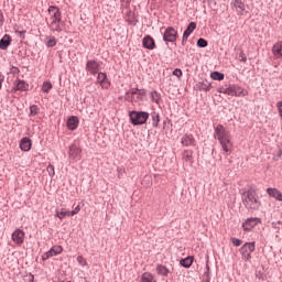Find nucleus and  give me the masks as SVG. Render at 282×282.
Returning a JSON list of instances; mask_svg holds the SVG:
<instances>
[{
	"mask_svg": "<svg viewBox=\"0 0 282 282\" xmlns=\"http://www.w3.org/2000/svg\"><path fill=\"white\" fill-rule=\"evenodd\" d=\"M214 138L218 140L223 151L225 153H231L232 152V134H230V131L226 130L224 126L217 124L214 132Z\"/></svg>",
	"mask_w": 282,
	"mask_h": 282,
	"instance_id": "1",
	"label": "nucleus"
},
{
	"mask_svg": "<svg viewBox=\"0 0 282 282\" xmlns=\"http://www.w3.org/2000/svg\"><path fill=\"white\" fill-rule=\"evenodd\" d=\"M242 204L248 208V210H259L261 207V200H259L254 191H247L243 193Z\"/></svg>",
	"mask_w": 282,
	"mask_h": 282,
	"instance_id": "2",
	"label": "nucleus"
},
{
	"mask_svg": "<svg viewBox=\"0 0 282 282\" xmlns=\"http://www.w3.org/2000/svg\"><path fill=\"white\" fill-rule=\"evenodd\" d=\"M130 121L134 124H145L149 120V112L144 111H131L129 112Z\"/></svg>",
	"mask_w": 282,
	"mask_h": 282,
	"instance_id": "3",
	"label": "nucleus"
},
{
	"mask_svg": "<svg viewBox=\"0 0 282 282\" xmlns=\"http://www.w3.org/2000/svg\"><path fill=\"white\" fill-rule=\"evenodd\" d=\"M256 250V245L254 242H246L241 248H240V254L242 257L243 261H250L252 259V252Z\"/></svg>",
	"mask_w": 282,
	"mask_h": 282,
	"instance_id": "4",
	"label": "nucleus"
},
{
	"mask_svg": "<svg viewBox=\"0 0 282 282\" xmlns=\"http://www.w3.org/2000/svg\"><path fill=\"white\" fill-rule=\"evenodd\" d=\"M163 41H165V43H175L177 41V30L173 26H169L163 33Z\"/></svg>",
	"mask_w": 282,
	"mask_h": 282,
	"instance_id": "5",
	"label": "nucleus"
},
{
	"mask_svg": "<svg viewBox=\"0 0 282 282\" xmlns=\"http://www.w3.org/2000/svg\"><path fill=\"white\" fill-rule=\"evenodd\" d=\"M86 72L91 76H96L100 72V63L95 59H89L86 63Z\"/></svg>",
	"mask_w": 282,
	"mask_h": 282,
	"instance_id": "6",
	"label": "nucleus"
},
{
	"mask_svg": "<svg viewBox=\"0 0 282 282\" xmlns=\"http://www.w3.org/2000/svg\"><path fill=\"white\" fill-rule=\"evenodd\" d=\"M83 153V149H80V147L73 144L70 145L68 155L70 158V160H75V162H78L80 160Z\"/></svg>",
	"mask_w": 282,
	"mask_h": 282,
	"instance_id": "7",
	"label": "nucleus"
},
{
	"mask_svg": "<svg viewBox=\"0 0 282 282\" xmlns=\"http://www.w3.org/2000/svg\"><path fill=\"white\" fill-rule=\"evenodd\" d=\"M11 239L17 246H23V241H25V232L21 229H17L12 234Z\"/></svg>",
	"mask_w": 282,
	"mask_h": 282,
	"instance_id": "8",
	"label": "nucleus"
},
{
	"mask_svg": "<svg viewBox=\"0 0 282 282\" xmlns=\"http://www.w3.org/2000/svg\"><path fill=\"white\" fill-rule=\"evenodd\" d=\"M97 84L100 85L101 89H109L111 87V83L107 79V74L98 73Z\"/></svg>",
	"mask_w": 282,
	"mask_h": 282,
	"instance_id": "9",
	"label": "nucleus"
},
{
	"mask_svg": "<svg viewBox=\"0 0 282 282\" xmlns=\"http://www.w3.org/2000/svg\"><path fill=\"white\" fill-rule=\"evenodd\" d=\"M127 95L131 96V100L133 102H138L144 99V96H147V93L144 90L132 89L130 93H127Z\"/></svg>",
	"mask_w": 282,
	"mask_h": 282,
	"instance_id": "10",
	"label": "nucleus"
},
{
	"mask_svg": "<svg viewBox=\"0 0 282 282\" xmlns=\"http://www.w3.org/2000/svg\"><path fill=\"white\" fill-rule=\"evenodd\" d=\"M63 252V247L61 246H54L51 250H48L46 253L42 256L43 261H47V259L52 257H56L57 254H61Z\"/></svg>",
	"mask_w": 282,
	"mask_h": 282,
	"instance_id": "11",
	"label": "nucleus"
},
{
	"mask_svg": "<svg viewBox=\"0 0 282 282\" xmlns=\"http://www.w3.org/2000/svg\"><path fill=\"white\" fill-rule=\"evenodd\" d=\"M197 29V23L191 22L187 26V29L183 33V40H182V45H185L186 41H188V37L195 32Z\"/></svg>",
	"mask_w": 282,
	"mask_h": 282,
	"instance_id": "12",
	"label": "nucleus"
},
{
	"mask_svg": "<svg viewBox=\"0 0 282 282\" xmlns=\"http://www.w3.org/2000/svg\"><path fill=\"white\" fill-rule=\"evenodd\" d=\"M50 21H61V9L58 7L51 6L48 8Z\"/></svg>",
	"mask_w": 282,
	"mask_h": 282,
	"instance_id": "13",
	"label": "nucleus"
},
{
	"mask_svg": "<svg viewBox=\"0 0 282 282\" xmlns=\"http://www.w3.org/2000/svg\"><path fill=\"white\" fill-rule=\"evenodd\" d=\"M259 221H260L259 218H248L242 224V228L246 232H250V230H252V228H254V226H258Z\"/></svg>",
	"mask_w": 282,
	"mask_h": 282,
	"instance_id": "14",
	"label": "nucleus"
},
{
	"mask_svg": "<svg viewBox=\"0 0 282 282\" xmlns=\"http://www.w3.org/2000/svg\"><path fill=\"white\" fill-rule=\"evenodd\" d=\"M142 45L145 50H155V40H153L151 35H147L142 40Z\"/></svg>",
	"mask_w": 282,
	"mask_h": 282,
	"instance_id": "15",
	"label": "nucleus"
},
{
	"mask_svg": "<svg viewBox=\"0 0 282 282\" xmlns=\"http://www.w3.org/2000/svg\"><path fill=\"white\" fill-rule=\"evenodd\" d=\"M218 94H225L226 96H235V85H224L218 88Z\"/></svg>",
	"mask_w": 282,
	"mask_h": 282,
	"instance_id": "16",
	"label": "nucleus"
},
{
	"mask_svg": "<svg viewBox=\"0 0 282 282\" xmlns=\"http://www.w3.org/2000/svg\"><path fill=\"white\" fill-rule=\"evenodd\" d=\"M183 147H195V137L193 134H185L181 139Z\"/></svg>",
	"mask_w": 282,
	"mask_h": 282,
	"instance_id": "17",
	"label": "nucleus"
},
{
	"mask_svg": "<svg viewBox=\"0 0 282 282\" xmlns=\"http://www.w3.org/2000/svg\"><path fill=\"white\" fill-rule=\"evenodd\" d=\"M79 120H78V117L76 116H73L70 117L68 120H67V128L70 130V131H76V129H78V124H79Z\"/></svg>",
	"mask_w": 282,
	"mask_h": 282,
	"instance_id": "18",
	"label": "nucleus"
},
{
	"mask_svg": "<svg viewBox=\"0 0 282 282\" xmlns=\"http://www.w3.org/2000/svg\"><path fill=\"white\" fill-rule=\"evenodd\" d=\"M267 193L270 197H273V199H276L278 202H282L281 191L270 187L267 189Z\"/></svg>",
	"mask_w": 282,
	"mask_h": 282,
	"instance_id": "19",
	"label": "nucleus"
},
{
	"mask_svg": "<svg viewBox=\"0 0 282 282\" xmlns=\"http://www.w3.org/2000/svg\"><path fill=\"white\" fill-rule=\"evenodd\" d=\"M272 54L275 58H282V41L275 43L272 47Z\"/></svg>",
	"mask_w": 282,
	"mask_h": 282,
	"instance_id": "20",
	"label": "nucleus"
},
{
	"mask_svg": "<svg viewBox=\"0 0 282 282\" xmlns=\"http://www.w3.org/2000/svg\"><path fill=\"white\" fill-rule=\"evenodd\" d=\"M20 149L21 151H30V149H32V141L30 138H23L20 141Z\"/></svg>",
	"mask_w": 282,
	"mask_h": 282,
	"instance_id": "21",
	"label": "nucleus"
},
{
	"mask_svg": "<svg viewBox=\"0 0 282 282\" xmlns=\"http://www.w3.org/2000/svg\"><path fill=\"white\" fill-rule=\"evenodd\" d=\"M13 89L15 91H28V84H25V82L21 80V79H18L15 80L14 83V87Z\"/></svg>",
	"mask_w": 282,
	"mask_h": 282,
	"instance_id": "22",
	"label": "nucleus"
},
{
	"mask_svg": "<svg viewBox=\"0 0 282 282\" xmlns=\"http://www.w3.org/2000/svg\"><path fill=\"white\" fill-rule=\"evenodd\" d=\"M10 43H12V37H10V35H4L0 40V50H8V47H10Z\"/></svg>",
	"mask_w": 282,
	"mask_h": 282,
	"instance_id": "23",
	"label": "nucleus"
},
{
	"mask_svg": "<svg viewBox=\"0 0 282 282\" xmlns=\"http://www.w3.org/2000/svg\"><path fill=\"white\" fill-rule=\"evenodd\" d=\"M234 96L246 97V96H248V90H246L245 88H241L238 85H234Z\"/></svg>",
	"mask_w": 282,
	"mask_h": 282,
	"instance_id": "24",
	"label": "nucleus"
},
{
	"mask_svg": "<svg viewBox=\"0 0 282 282\" xmlns=\"http://www.w3.org/2000/svg\"><path fill=\"white\" fill-rule=\"evenodd\" d=\"M156 272H158V274H160L161 276H169V274H170V270H169V268H166V267H164V265H162V264H158V267H156Z\"/></svg>",
	"mask_w": 282,
	"mask_h": 282,
	"instance_id": "25",
	"label": "nucleus"
},
{
	"mask_svg": "<svg viewBox=\"0 0 282 282\" xmlns=\"http://www.w3.org/2000/svg\"><path fill=\"white\" fill-rule=\"evenodd\" d=\"M141 282H158V280H155V275L145 272L141 275Z\"/></svg>",
	"mask_w": 282,
	"mask_h": 282,
	"instance_id": "26",
	"label": "nucleus"
},
{
	"mask_svg": "<svg viewBox=\"0 0 282 282\" xmlns=\"http://www.w3.org/2000/svg\"><path fill=\"white\" fill-rule=\"evenodd\" d=\"M232 6L236 8L237 12H246V4L241 2V0H235Z\"/></svg>",
	"mask_w": 282,
	"mask_h": 282,
	"instance_id": "27",
	"label": "nucleus"
},
{
	"mask_svg": "<svg viewBox=\"0 0 282 282\" xmlns=\"http://www.w3.org/2000/svg\"><path fill=\"white\" fill-rule=\"evenodd\" d=\"M48 28L52 32H61L63 29L61 28V21H51L48 23Z\"/></svg>",
	"mask_w": 282,
	"mask_h": 282,
	"instance_id": "28",
	"label": "nucleus"
},
{
	"mask_svg": "<svg viewBox=\"0 0 282 282\" xmlns=\"http://www.w3.org/2000/svg\"><path fill=\"white\" fill-rule=\"evenodd\" d=\"M194 257L193 256H189V257H187V258H185V259H182L181 261H180V263H181V265L183 267V268H191V265H193V261H194Z\"/></svg>",
	"mask_w": 282,
	"mask_h": 282,
	"instance_id": "29",
	"label": "nucleus"
},
{
	"mask_svg": "<svg viewBox=\"0 0 282 282\" xmlns=\"http://www.w3.org/2000/svg\"><path fill=\"white\" fill-rule=\"evenodd\" d=\"M55 217L58 219H65V217H72L70 212L62 208L61 212H56Z\"/></svg>",
	"mask_w": 282,
	"mask_h": 282,
	"instance_id": "30",
	"label": "nucleus"
},
{
	"mask_svg": "<svg viewBox=\"0 0 282 282\" xmlns=\"http://www.w3.org/2000/svg\"><path fill=\"white\" fill-rule=\"evenodd\" d=\"M52 83L50 82H44L43 85H42V91L44 94H50V90L52 89Z\"/></svg>",
	"mask_w": 282,
	"mask_h": 282,
	"instance_id": "31",
	"label": "nucleus"
},
{
	"mask_svg": "<svg viewBox=\"0 0 282 282\" xmlns=\"http://www.w3.org/2000/svg\"><path fill=\"white\" fill-rule=\"evenodd\" d=\"M56 45V37L48 36L46 37V46L47 47H54Z\"/></svg>",
	"mask_w": 282,
	"mask_h": 282,
	"instance_id": "32",
	"label": "nucleus"
},
{
	"mask_svg": "<svg viewBox=\"0 0 282 282\" xmlns=\"http://www.w3.org/2000/svg\"><path fill=\"white\" fill-rule=\"evenodd\" d=\"M210 78H213V80H224V74L214 72L210 74Z\"/></svg>",
	"mask_w": 282,
	"mask_h": 282,
	"instance_id": "33",
	"label": "nucleus"
},
{
	"mask_svg": "<svg viewBox=\"0 0 282 282\" xmlns=\"http://www.w3.org/2000/svg\"><path fill=\"white\" fill-rule=\"evenodd\" d=\"M160 124V115L158 113H152V127H158Z\"/></svg>",
	"mask_w": 282,
	"mask_h": 282,
	"instance_id": "34",
	"label": "nucleus"
},
{
	"mask_svg": "<svg viewBox=\"0 0 282 282\" xmlns=\"http://www.w3.org/2000/svg\"><path fill=\"white\" fill-rule=\"evenodd\" d=\"M150 98H151L152 102H156V105H158V102H160V94H158V91H152L150 94Z\"/></svg>",
	"mask_w": 282,
	"mask_h": 282,
	"instance_id": "35",
	"label": "nucleus"
},
{
	"mask_svg": "<svg viewBox=\"0 0 282 282\" xmlns=\"http://www.w3.org/2000/svg\"><path fill=\"white\" fill-rule=\"evenodd\" d=\"M197 46L198 47H208V41L204 40V39H198L197 41Z\"/></svg>",
	"mask_w": 282,
	"mask_h": 282,
	"instance_id": "36",
	"label": "nucleus"
},
{
	"mask_svg": "<svg viewBox=\"0 0 282 282\" xmlns=\"http://www.w3.org/2000/svg\"><path fill=\"white\" fill-rule=\"evenodd\" d=\"M39 113V106L33 105L30 107V116H36Z\"/></svg>",
	"mask_w": 282,
	"mask_h": 282,
	"instance_id": "37",
	"label": "nucleus"
},
{
	"mask_svg": "<svg viewBox=\"0 0 282 282\" xmlns=\"http://www.w3.org/2000/svg\"><path fill=\"white\" fill-rule=\"evenodd\" d=\"M184 160H186L187 162L193 160V152L192 151H185L184 152Z\"/></svg>",
	"mask_w": 282,
	"mask_h": 282,
	"instance_id": "38",
	"label": "nucleus"
},
{
	"mask_svg": "<svg viewBox=\"0 0 282 282\" xmlns=\"http://www.w3.org/2000/svg\"><path fill=\"white\" fill-rule=\"evenodd\" d=\"M77 263H79V265H87V260L85 258H83V256H78L77 257Z\"/></svg>",
	"mask_w": 282,
	"mask_h": 282,
	"instance_id": "39",
	"label": "nucleus"
},
{
	"mask_svg": "<svg viewBox=\"0 0 282 282\" xmlns=\"http://www.w3.org/2000/svg\"><path fill=\"white\" fill-rule=\"evenodd\" d=\"M239 58H240L241 63H247L248 62V57L246 56V53H243V51L240 52Z\"/></svg>",
	"mask_w": 282,
	"mask_h": 282,
	"instance_id": "40",
	"label": "nucleus"
},
{
	"mask_svg": "<svg viewBox=\"0 0 282 282\" xmlns=\"http://www.w3.org/2000/svg\"><path fill=\"white\" fill-rule=\"evenodd\" d=\"M182 69L176 68L173 70V76H176V78H182Z\"/></svg>",
	"mask_w": 282,
	"mask_h": 282,
	"instance_id": "41",
	"label": "nucleus"
},
{
	"mask_svg": "<svg viewBox=\"0 0 282 282\" xmlns=\"http://www.w3.org/2000/svg\"><path fill=\"white\" fill-rule=\"evenodd\" d=\"M69 213H70V217H74V215H78L80 213V205H77L75 207V210H72Z\"/></svg>",
	"mask_w": 282,
	"mask_h": 282,
	"instance_id": "42",
	"label": "nucleus"
},
{
	"mask_svg": "<svg viewBox=\"0 0 282 282\" xmlns=\"http://www.w3.org/2000/svg\"><path fill=\"white\" fill-rule=\"evenodd\" d=\"M231 243H234L236 248H239V246H241V240H239L238 238H231Z\"/></svg>",
	"mask_w": 282,
	"mask_h": 282,
	"instance_id": "43",
	"label": "nucleus"
},
{
	"mask_svg": "<svg viewBox=\"0 0 282 282\" xmlns=\"http://www.w3.org/2000/svg\"><path fill=\"white\" fill-rule=\"evenodd\" d=\"M3 80H6V77L0 74V89H1V86L3 85Z\"/></svg>",
	"mask_w": 282,
	"mask_h": 282,
	"instance_id": "44",
	"label": "nucleus"
},
{
	"mask_svg": "<svg viewBox=\"0 0 282 282\" xmlns=\"http://www.w3.org/2000/svg\"><path fill=\"white\" fill-rule=\"evenodd\" d=\"M0 23H3V13L0 11Z\"/></svg>",
	"mask_w": 282,
	"mask_h": 282,
	"instance_id": "45",
	"label": "nucleus"
},
{
	"mask_svg": "<svg viewBox=\"0 0 282 282\" xmlns=\"http://www.w3.org/2000/svg\"><path fill=\"white\" fill-rule=\"evenodd\" d=\"M48 170H51V171H54V167H53V165H48V167H47Z\"/></svg>",
	"mask_w": 282,
	"mask_h": 282,
	"instance_id": "46",
	"label": "nucleus"
},
{
	"mask_svg": "<svg viewBox=\"0 0 282 282\" xmlns=\"http://www.w3.org/2000/svg\"><path fill=\"white\" fill-rule=\"evenodd\" d=\"M122 1H131V0H122Z\"/></svg>",
	"mask_w": 282,
	"mask_h": 282,
	"instance_id": "47",
	"label": "nucleus"
}]
</instances>
